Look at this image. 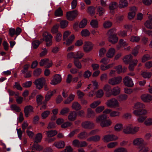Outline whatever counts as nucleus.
I'll return each instance as SVG.
<instances>
[{"label":"nucleus","instance_id":"nucleus-1","mask_svg":"<svg viewBox=\"0 0 152 152\" xmlns=\"http://www.w3.org/2000/svg\"><path fill=\"white\" fill-rule=\"evenodd\" d=\"M107 116L105 115H102L99 116L96 119V123L101 122L100 126L102 127L109 126L112 124L110 119L106 120Z\"/></svg>","mask_w":152,"mask_h":152},{"label":"nucleus","instance_id":"nucleus-2","mask_svg":"<svg viewBox=\"0 0 152 152\" xmlns=\"http://www.w3.org/2000/svg\"><path fill=\"white\" fill-rule=\"evenodd\" d=\"M71 33L70 31L68 30L64 31L63 34V41H66L65 42H64V44H66L67 46H69L71 44L75 39V36L74 35H71L68 38Z\"/></svg>","mask_w":152,"mask_h":152},{"label":"nucleus","instance_id":"nucleus-3","mask_svg":"<svg viewBox=\"0 0 152 152\" xmlns=\"http://www.w3.org/2000/svg\"><path fill=\"white\" fill-rule=\"evenodd\" d=\"M106 104L109 107L115 108L119 107V103L118 100L115 98H112L108 100L106 102Z\"/></svg>","mask_w":152,"mask_h":152},{"label":"nucleus","instance_id":"nucleus-4","mask_svg":"<svg viewBox=\"0 0 152 152\" xmlns=\"http://www.w3.org/2000/svg\"><path fill=\"white\" fill-rule=\"evenodd\" d=\"M113 30L110 29L107 32V34L108 36V40L112 44H115L117 42L118 38L116 35L113 34Z\"/></svg>","mask_w":152,"mask_h":152},{"label":"nucleus","instance_id":"nucleus-5","mask_svg":"<svg viewBox=\"0 0 152 152\" xmlns=\"http://www.w3.org/2000/svg\"><path fill=\"white\" fill-rule=\"evenodd\" d=\"M43 36L46 42V45L47 47L51 46L52 44V39L53 36L50 33L45 32L43 33Z\"/></svg>","mask_w":152,"mask_h":152},{"label":"nucleus","instance_id":"nucleus-6","mask_svg":"<svg viewBox=\"0 0 152 152\" xmlns=\"http://www.w3.org/2000/svg\"><path fill=\"white\" fill-rule=\"evenodd\" d=\"M46 80L44 77L39 78L36 80L34 82L36 88L40 90L42 88L45 84Z\"/></svg>","mask_w":152,"mask_h":152},{"label":"nucleus","instance_id":"nucleus-7","mask_svg":"<svg viewBox=\"0 0 152 152\" xmlns=\"http://www.w3.org/2000/svg\"><path fill=\"white\" fill-rule=\"evenodd\" d=\"M118 138V137L115 135L107 134L104 136L102 140L104 142H108L110 141L116 140Z\"/></svg>","mask_w":152,"mask_h":152},{"label":"nucleus","instance_id":"nucleus-8","mask_svg":"<svg viewBox=\"0 0 152 152\" xmlns=\"http://www.w3.org/2000/svg\"><path fill=\"white\" fill-rule=\"evenodd\" d=\"M77 15V11L75 10L67 12L66 14V17L67 19L68 20H72L75 18Z\"/></svg>","mask_w":152,"mask_h":152},{"label":"nucleus","instance_id":"nucleus-9","mask_svg":"<svg viewBox=\"0 0 152 152\" xmlns=\"http://www.w3.org/2000/svg\"><path fill=\"white\" fill-rule=\"evenodd\" d=\"M61 79L60 75L56 74L53 76L51 80L50 84L53 85H56L61 82Z\"/></svg>","mask_w":152,"mask_h":152},{"label":"nucleus","instance_id":"nucleus-10","mask_svg":"<svg viewBox=\"0 0 152 152\" xmlns=\"http://www.w3.org/2000/svg\"><path fill=\"white\" fill-rule=\"evenodd\" d=\"M122 80V78L121 76L113 77L109 79L108 83L112 85H115L120 83Z\"/></svg>","mask_w":152,"mask_h":152},{"label":"nucleus","instance_id":"nucleus-11","mask_svg":"<svg viewBox=\"0 0 152 152\" xmlns=\"http://www.w3.org/2000/svg\"><path fill=\"white\" fill-rule=\"evenodd\" d=\"M93 46L94 45L91 42H86L83 46V50L85 52H89L92 50Z\"/></svg>","mask_w":152,"mask_h":152},{"label":"nucleus","instance_id":"nucleus-12","mask_svg":"<svg viewBox=\"0 0 152 152\" xmlns=\"http://www.w3.org/2000/svg\"><path fill=\"white\" fill-rule=\"evenodd\" d=\"M34 108L31 105H27L26 106L24 109V111L25 117H28L33 112Z\"/></svg>","mask_w":152,"mask_h":152},{"label":"nucleus","instance_id":"nucleus-13","mask_svg":"<svg viewBox=\"0 0 152 152\" xmlns=\"http://www.w3.org/2000/svg\"><path fill=\"white\" fill-rule=\"evenodd\" d=\"M82 126L83 128L85 129H91L94 127L95 124L91 121H87L83 122L82 123Z\"/></svg>","mask_w":152,"mask_h":152},{"label":"nucleus","instance_id":"nucleus-14","mask_svg":"<svg viewBox=\"0 0 152 152\" xmlns=\"http://www.w3.org/2000/svg\"><path fill=\"white\" fill-rule=\"evenodd\" d=\"M124 83L125 86L129 87H132L134 85L132 79L127 76L124 79Z\"/></svg>","mask_w":152,"mask_h":152},{"label":"nucleus","instance_id":"nucleus-15","mask_svg":"<svg viewBox=\"0 0 152 152\" xmlns=\"http://www.w3.org/2000/svg\"><path fill=\"white\" fill-rule=\"evenodd\" d=\"M129 10L130 12L128 14V18L129 20H131L135 16L137 9L135 7H132L130 8Z\"/></svg>","mask_w":152,"mask_h":152},{"label":"nucleus","instance_id":"nucleus-16","mask_svg":"<svg viewBox=\"0 0 152 152\" xmlns=\"http://www.w3.org/2000/svg\"><path fill=\"white\" fill-rule=\"evenodd\" d=\"M103 89L105 92L106 96L109 97L111 96V92H110L111 90V87L108 84L105 85L103 87Z\"/></svg>","mask_w":152,"mask_h":152},{"label":"nucleus","instance_id":"nucleus-17","mask_svg":"<svg viewBox=\"0 0 152 152\" xmlns=\"http://www.w3.org/2000/svg\"><path fill=\"white\" fill-rule=\"evenodd\" d=\"M141 98L144 102H149L152 100V96L150 94H143L141 96Z\"/></svg>","mask_w":152,"mask_h":152},{"label":"nucleus","instance_id":"nucleus-18","mask_svg":"<svg viewBox=\"0 0 152 152\" xmlns=\"http://www.w3.org/2000/svg\"><path fill=\"white\" fill-rule=\"evenodd\" d=\"M145 106L143 103L137 102L134 104L133 108L135 110H139L141 109L145 108Z\"/></svg>","mask_w":152,"mask_h":152},{"label":"nucleus","instance_id":"nucleus-19","mask_svg":"<svg viewBox=\"0 0 152 152\" xmlns=\"http://www.w3.org/2000/svg\"><path fill=\"white\" fill-rule=\"evenodd\" d=\"M144 140L142 138H137L134 139L133 142V144L134 145L140 146L143 144Z\"/></svg>","mask_w":152,"mask_h":152},{"label":"nucleus","instance_id":"nucleus-20","mask_svg":"<svg viewBox=\"0 0 152 152\" xmlns=\"http://www.w3.org/2000/svg\"><path fill=\"white\" fill-rule=\"evenodd\" d=\"M144 108L141 109L139 110H134L133 113L134 115L137 116L146 114L147 113L148 111L146 110Z\"/></svg>","mask_w":152,"mask_h":152},{"label":"nucleus","instance_id":"nucleus-21","mask_svg":"<svg viewBox=\"0 0 152 152\" xmlns=\"http://www.w3.org/2000/svg\"><path fill=\"white\" fill-rule=\"evenodd\" d=\"M115 52V50L114 48H110L108 50L106 53V56L108 58H112L114 56Z\"/></svg>","mask_w":152,"mask_h":152},{"label":"nucleus","instance_id":"nucleus-22","mask_svg":"<svg viewBox=\"0 0 152 152\" xmlns=\"http://www.w3.org/2000/svg\"><path fill=\"white\" fill-rule=\"evenodd\" d=\"M132 128V124H128L124 126L123 130V132L125 134H131Z\"/></svg>","mask_w":152,"mask_h":152},{"label":"nucleus","instance_id":"nucleus-23","mask_svg":"<svg viewBox=\"0 0 152 152\" xmlns=\"http://www.w3.org/2000/svg\"><path fill=\"white\" fill-rule=\"evenodd\" d=\"M77 113L76 112L73 111L70 112L68 117V120L70 121H75L76 118Z\"/></svg>","mask_w":152,"mask_h":152},{"label":"nucleus","instance_id":"nucleus-24","mask_svg":"<svg viewBox=\"0 0 152 152\" xmlns=\"http://www.w3.org/2000/svg\"><path fill=\"white\" fill-rule=\"evenodd\" d=\"M120 88L118 86L115 87L112 90L111 92V95H113L114 96L118 95L120 93Z\"/></svg>","mask_w":152,"mask_h":152},{"label":"nucleus","instance_id":"nucleus-25","mask_svg":"<svg viewBox=\"0 0 152 152\" xmlns=\"http://www.w3.org/2000/svg\"><path fill=\"white\" fill-rule=\"evenodd\" d=\"M128 5L127 0H120L118 6L120 8H122L126 7Z\"/></svg>","mask_w":152,"mask_h":152},{"label":"nucleus","instance_id":"nucleus-26","mask_svg":"<svg viewBox=\"0 0 152 152\" xmlns=\"http://www.w3.org/2000/svg\"><path fill=\"white\" fill-rule=\"evenodd\" d=\"M53 145L57 148H64L65 145V143L63 141H60L58 142H55Z\"/></svg>","mask_w":152,"mask_h":152},{"label":"nucleus","instance_id":"nucleus-27","mask_svg":"<svg viewBox=\"0 0 152 152\" xmlns=\"http://www.w3.org/2000/svg\"><path fill=\"white\" fill-rule=\"evenodd\" d=\"M72 107L75 110H77L81 109V106L80 104L77 102H74L72 104Z\"/></svg>","mask_w":152,"mask_h":152},{"label":"nucleus","instance_id":"nucleus-28","mask_svg":"<svg viewBox=\"0 0 152 152\" xmlns=\"http://www.w3.org/2000/svg\"><path fill=\"white\" fill-rule=\"evenodd\" d=\"M56 90H54L53 91H50L48 92L45 96V100L46 101L49 100L51 96L55 94L56 93Z\"/></svg>","mask_w":152,"mask_h":152},{"label":"nucleus","instance_id":"nucleus-29","mask_svg":"<svg viewBox=\"0 0 152 152\" xmlns=\"http://www.w3.org/2000/svg\"><path fill=\"white\" fill-rule=\"evenodd\" d=\"M54 15L56 17H61L63 15V11L60 7L58 8L55 10Z\"/></svg>","mask_w":152,"mask_h":152},{"label":"nucleus","instance_id":"nucleus-30","mask_svg":"<svg viewBox=\"0 0 152 152\" xmlns=\"http://www.w3.org/2000/svg\"><path fill=\"white\" fill-rule=\"evenodd\" d=\"M88 136V134L85 132H83L79 134L77 137L80 139L84 140Z\"/></svg>","mask_w":152,"mask_h":152},{"label":"nucleus","instance_id":"nucleus-31","mask_svg":"<svg viewBox=\"0 0 152 152\" xmlns=\"http://www.w3.org/2000/svg\"><path fill=\"white\" fill-rule=\"evenodd\" d=\"M42 137V135L41 133H39L36 134L35 138L34 139V141L38 143L41 142Z\"/></svg>","mask_w":152,"mask_h":152},{"label":"nucleus","instance_id":"nucleus-32","mask_svg":"<svg viewBox=\"0 0 152 152\" xmlns=\"http://www.w3.org/2000/svg\"><path fill=\"white\" fill-rule=\"evenodd\" d=\"M95 115V113L92 109L90 108L87 109V116L88 117L93 118Z\"/></svg>","mask_w":152,"mask_h":152},{"label":"nucleus","instance_id":"nucleus-33","mask_svg":"<svg viewBox=\"0 0 152 152\" xmlns=\"http://www.w3.org/2000/svg\"><path fill=\"white\" fill-rule=\"evenodd\" d=\"M68 24L67 21L65 20H61L60 22V26L61 28H64L67 27Z\"/></svg>","mask_w":152,"mask_h":152},{"label":"nucleus","instance_id":"nucleus-34","mask_svg":"<svg viewBox=\"0 0 152 152\" xmlns=\"http://www.w3.org/2000/svg\"><path fill=\"white\" fill-rule=\"evenodd\" d=\"M75 97V95L72 94H71L67 99L64 102V103L66 104H68L70 103L71 101H73Z\"/></svg>","mask_w":152,"mask_h":152},{"label":"nucleus","instance_id":"nucleus-35","mask_svg":"<svg viewBox=\"0 0 152 152\" xmlns=\"http://www.w3.org/2000/svg\"><path fill=\"white\" fill-rule=\"evenodd\" d=\"M114 69H115L116 71L118 74L122 72H124L126 71V69L125 68L123 69L121 66L120 65L115 67Z\"/></svg>","mask_w":152,"mask_h":152},{"label":"nucleus","instance_id":"nucleus-36","mask_svg":"<svg viewBox=\"0 0 152 152\" xmlns=\"http://www.w3.org/2000/svg\"><path fill=\"white\" fill-rule=\"evenodd\" d=\"M141 75L144 78L149 79L151 76L152 73L150 72H144L142 73Z\"/></svg>","mask_w":152,"mask_h":152},{"label":"nucleus","instance_id":"nucleus-37","mask_svg":"<svg viewBox=\"0 0 152 152\" xmlns=\"http://www.w3.org/2000/svg\"><path fill=\"white\" fill-rule=\"evenodd\" d=\"M127 45V44L125 41L122 39H121L119 40V45L117 46V48L118 50H119L121 46H123L124 47L126 46Z\"/></svg>","mask_w":152,"mask_h":152},{"label":"nucleus","instance_id":"nucleus-38","mask_svg":"<svg viewBox=\"0 0 152 152\" xmlns=\"http://www.w3.org/2000/svg\"><path fill=\"white\" fill-rule=\"evenodd\" d=\"M132 59V57L131 55L126 56L123 58V61L126 64H128Z\"/></svg>","mask_w":152,"mask_h":152},{"label":"nucleus","instance_id":"nucleus-39","mask_svg":"<svg viewBox=\"0 0 152 152\" xmlns=\"http://www.w3.org/2000/svg\"><path fill=\"white\" fill-rule=\"evenodd\" d=\"M123 125L122 124L118 123L115 126L114 129L117 132L121 131L123 129Z\"/></svg>","mask_w":152,"mask_h":152},{"label":"nucleus","instance_id":"nucleus-40","mask_svg":"<svg viewBox=\"0 0 152 152\" xmlns=\"http://www.w3.org/2000/svg\"><path fill=\"white\" fill-rule=\"evenodd\" d=\"M114 64V63H112L105 66L103 65H102L100 66L101 69L102 70L104 71L112 67Z\"/></svg>","mask_w":152,"mask_h":152},{"label":"nucleus","instance_id":"nucleus-41","mask_svg":"<svg viewBox=\"0 0 152 152\" xmlns=\"http://www.w3.org/2000/svg\"><path fill=\"white\" fill-rule=\"evenodd\" d=\"M138 149L139 152H148L149 150L148 147L144 145L139 147Z\"/></svg>","mask_w":152,"mask_h":152},{"label":"nucleus","instance_id":"nucleus-42","mask_svg":"<svg viewBox=\"0 0 152 152\" xmlns=\"http://www.w3.org/2000/svg\"><path fill=\"white\" fill-rule=\"evenodd\" d=\"M121 115L120 112L116 110L111 111L110 113V116L111 117H119Z\"/></svg>","mask_w":152,"mask_h":152},{"label":"nucleus","instance_id":"nucleus-43","mask_svg":"<svg viewBox=\"0 0 152 152\" xmlns=\"http://www.w3.org/2000/svg\"><path fill=\"white\" fill-rule=\"evenodd\" d=\"M84 54L82 52L79 51L75 53L74 58L80 59L83 56Z\"/></svg>","mask_w":152,"mask_h":152},{"label":"nucleus","instance_id":"nucleus-44","mask_svg":"<svg viewBox=\"0 0 152 152\" xmlns=\"http://www.w3.org/2000/svg\"><path fill=\"white\" fill-rule=\"evenodd\" d=\"M132 129L131 131V134H136L139 131L140 127L138 126H133L132 124Z\"/></svg>","mask_w":152,"mask_h":152},{"label":"nucleus","instance_id":"nucleus-45","mask_svg":"<svg viewBox=\"0 0 152 152\" xmlns=\"http://www.w3.org/2000/svg\"><path fill=\"white\" fill-rule=\"evenodd\" d=\"M114 152H128V151L126 148L120 147L115 149Z\"/></svg>","mask_w":152,"mask_h":152},{"label":"nucleus","instance_id":"nucleus-46","mask_svg":"<svg viewBox=\"0 0 152 152\" xmlns=\"http://www.w3.org/2000/svg\"><path fill=\"white\" fill-rule=\"evenodd\" d=\"M100 103L101 101L100 100L96 101L91 103L90 104V106L92 108H94L100 104Z\"/></svg>","mask_w":152,"mask_h":152},{"label":"nucleus","instance_id":"nucleus-47","mask_svg":"<svg viewBox=\"0 0 152 152\" xmlns=\"http://www.w3.org/2000/svg\"><path fill=\"white\" fill-rule=\"evenodd\" d=\"M42 149V148L37 144H34L32 147V152H35L36 151H40Z\"/></svg>","mask_w":152,"mask_h":152},{"label":"nucleus","instance_id":"nucleus-48","mask_svg":"<svg viewBox=\"0 0 152 152\" xmlns=\"http://www.w3.org/2000/svg\"><path fill=\"white\" fill-rule=\"evenodd\" d=\"M87 23V20L86 19H83L80 23L79 26L80 28H83L86 25Z\"/></svg>","mask_w":152,"mask_h":152},{"label":"nucleus","instance_id":"nucleus-49","mask_svg":"<svg viewBox=\"0 0 152 152\" xmlns=\"http://www.w3.org/2000/svg\"><path fill=\"white\" fill-rule=\"evenodd\" d=\"M112 25V23L109 21H105L103 24L104 27L105 28H108L110 27Z\"/></svg>","mask_w":152,"mask_h":152},{"label":"nucleus","instance_id":"nucleus-50","mask_svg":"<svg viewBox=\"0 0 152 152\" xmlns=\"http://www.w3.org/2000/svg\"><path fill=\"white\" fill-rule=\"evenodd\" d=\"M57 134V132L56 130H51L47 132V136L49 137H53Z\"/></svg>","mask_w":152,"mask_h":152},{"label":"nucleus","instance_id":"nucleus-51","mask_svg":"<svg viewBox=\"0 0 152 152\" xmlns=\"http://www.w3.org/2000/svg\"><path fill=\"white\" fill-rule=\"evenodd\" d=\"M10 108L12 110L18 112H20L21 110L19 107L15 104H13L11 105Z\"/></svg>","mask_w":152,"mask_h":152},{"label":"nucleus","instance_id":"nucleus-52","mask_svg":"<svg viewBox=\"0 0 152 152\" xmlns=\"http://www.w3.org/2000/svg\"><path fill=\"white\" fill-rule=\"evenodd\" d=\"M48 61L49 59L48 58H44L41 59L39 63L40 66H43L44 65L46 66Z\"/></svg>","mask_w":152,"mask_h":152},{"label":"nucleus","instance_id":"nucleus-53","mask_svg":"<svg viewBox=\"0 0 152 152\" xmlns=\"http://www.w3.org/2000/svg\"><path fill=\"white\" fill-rule=\"evenodd\" d=\"M144 25L147 28L151 29L152 28V22L149 20H147L144 24Z\"/></svg>","mask_w":152,"mask_h":152},{"label":"nucleus","instance_id":"nucleus-54","mask_svg":"<svg viewBox=\"0 0 152 152\" xmlns=\"http://www.w3.org/2000/svg\"><path fill=\"white\" fill-rule=\"evenodd\" d=\"M77 94L78 96V98L80 99H82L85 95L84 93L80 90L77 91Z\"/></svg>","mask_w":152,"mask_h":152},{"label":"nucleus","instance_id":"nucleus-55","mask_svg":"<svg viewBox=\"0 0 152 152\" xmlns=\"http://www.w3.org/2000/svg\"><path fill=\"white\" fill-rule=\"evenodd\" d=\"M106 52V49L104 48H101L99 50V56L100 57H103Z\"/></svg>","mask_w":152,"mask_h":152},{"label":"nucleus","instance_id":"nucleus-56","mask_svg":"<svg viewBox=\"0 0 152 152\" xmlns=\"http://www.w3.org/2000/svg\"><path fill=\"white\" fill-rule=\"evenodd\" d=\"M144 124L147 126H149L152 125V117L149 118L144 121Z\"/></svg>","mask_w":152,"mask_h":152},{"label":"nucleus","instance_id":"nucleus-57","mask_svg":"<svg viewBox=\"0 0 152 152\" xmlns=\"http://www.w3.org/2000/svg\"><path fill=\"white\" fill-rule=\"evenodd\" d=\"M32 84V82L31 81H26L22 84L24 88H28L30 87Z\"/></svg>","mask_w":152,"mask_h":152},{"label":"nucleus","instance_id":"nucleus-58","mask_svg":"<svg viewBox=\"0 0 152 152\" xmlns=\"http://www.w3.org/2000/svg\"><path fill=\"white\" fill-rule=\"evenodd\" d=\"M117 144L118 143L117 142H112L107 144V147L109 148H114Z\"/></svg>","mask_w":152,"mask_h":152},{"label":"nucleus","instance_id":"nucleus-59","mask_svg":"<svg viewBox=\"0 0 152 152\" xmlns=\"http://www.w3.org/2000/svg\"><path fill=\"white\" fill-rule=\"evenodd\" d=\"M118 6V4L115 2L111 3L109 5V8L111 10H113L115 9Z\"/></svg>","mask_w":152,"mask_h":152},{"label":"nucleus","instance_id":"nucleus-60","mask_svg":"<svg viewBox=\"0 0 152 152\" xmlns=\"http://www.w3.org/2000/svg\"><path fill=\"white\" fill-rule=\"evenodd\" d=\"M42 72V70L40 68H37L35 69L33 72V75L35 76H38Z\"/></svg>","mask_w":152,"mask_h":152},{"label":"nucleus","instance_id":"nucleus-61","mask_svg":"<svg viewBox=\"0 0 152 152\" xmlns=\"http://www.w3.org/2000/svg\"><path fill=\"white\" fill-rule=\"evenodd\" d=\"M69 111V109L68 107H64L62 109L60 112V115H64L67 113Z\"/></svg>","mask_w":152,"mask_h":152},{"label":"nucleus","instance_id":"nucleus-62","mask_svg":"<svg viewBox=\"0 0 152 152\" xmlns=\"http://www.w3.org/2000/svg\"><path fill=\"white\" fill-rule=\"evenodd\" d=\"M104 109V106H100L97 107L95 109V112L97 113H100L102 112Z\"/></svg>","mask_w":152,"mask_h":152},{"label":"nucleus","instance_id":"nucleus-63","mask_svg":"<svg viewBox=\"0 0 152 152\" xmlns=\"http://www.w3.org/2000/svg\"><path fill=\"white\" fill-rule=\"evenodd\" d=\"M42 51L39 54L40 57H41L45 56L47 53L48 50L46 48L42 49Z\"/></svg>","mask_w":152,"mask_h":152},{"label":"nucleus","instance_id":"nucleus-64","mask_svg":"<svg viewBox=\"0 0 152 152\" xmlns=\"http://www.w3.org/2000/svg\"><path fill=\"white\" fill-rule=\"evenodd\" d=\"M50 114L49 111L47 110L43 112L41 114V116L42 119H45Z\"/></svg>","mask_w":152,"mask_h":152}]
</instances>
